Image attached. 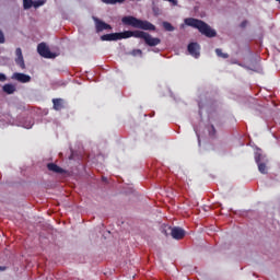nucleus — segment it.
I'll list each match as a JSON object with an SVG mask.
<instances>
[{
    "mask_svg": "<svg viewBox=\"0 0 280 280\" xmlns=\"http://www.w3.org/2000/svg\"><path fill=\"white\" fill-rule=\"evenodd\" d=\"M198 141H199V145H200V136H198Z\"/></svg>",
    "mask_w": 280,
    "mask_h": 280,
    "instance_id": "nucleus-28",
    "label": "nucleus"
},
{
    "mask_svg": "<svg viewBox=\"0 0 280 280\" xmlns=\"http://www.w3.org/2000/svg\"><path fill=\"white\" fill-rule=\"evenodd\" d=\"M15 65L22 69H25V60L23 59V50L21 48L15 49Z\"/></svg>",
    "mask_w": 280,
    "mask_h": 280,
    "instance_id": "nucleus-10",
    "label": "nucleus"
},
{
    "mask_svg": "<svg viewBox=\"0 0 280 280\" xmlns=\"http://www.w3.org/2000/svg\"><path fill=\"white\" fill-rule=\"evenodd\" d=\"M188 52L192 58H200V45L198 43H190L188 45Z\"/></svg>",
    "mask_w": 280,
    "mask_h": 280,
    "instance_id": "nucleus-9",
    "label": "nucleus"
},
{
    "mask_svg": "<svg viewBox=\"0 0 280 280\" xmlns=\"http://www.w3.org/2000/svg\"><path fill=\"white\" fill-rule=\"evenodd\" d=\"M143 51L141 49L132 50V56H142Z\"/></svg>",
    "mask_w": 280,
    "mask_h": 280,
    "instance_id": "nucleus-24",
    "label": "nucleus"
},
{
    "mask_svg": "<svg viewBox=\"0 0 280 280\" xmlns=\"http://www.w3.org/2000/svg\"><path fill=\"white\" fill-rule=\"evenodd\" d=\"M12 79L21 82L22 84H27V82H32V77H30V74L21 72L13 73Z\"/></svg>",
    "mask_w": 280,
    "mask_h": 280,
    "instance_id": "nucleus-8",
    "label": "nucleus"
},
{
    "mask_svg": "<svg viewBox=\"0 0 280 280\" xmlns=\"http://www.w3.org/2000/svg\"><path fill=\"white\" fill-rule=\"evenodd\" d=\"M266 163H268V160L257 164L258 171L260 172V174H268V166L266 165Z\"/></svg>",
    "mask_w": 280,
    "mask_h": 280,
    "instance_id": "nucleus-15",
    "label": "nucleus"
},
{
    "mask_svg": "<svg viewBox=\"0 0 280 280\" xmlns=\"http://www.w3.org/2000/svg\"><path fill=\"white\" fill-rule=\"evenodd\" d=\"M266 161H268V159L266 158V155H264V154H261V153H259V152L255 153V162H256L257 164L264 163V162H266Z\"/></svg>",
    "mask_w": 280,
    "mask_h": 280,
    "instance_id": "nucleus-16",
    "label": "nucleus"
},
{
    "mask_svg": "<svg viewBox=\"0 0 280 280\" xmlns=\"http://www.w3.org/2000/svg\"><path fill=\"white\" fill-rule=\"evenodd\" d=\"M162 27L165 30V32H174V30H176L170 22H163Z\"/></svg>",
    "mask_w": 280,
    "mask_h": 280,
    "instance_id": "nucleus-17",
    "label": "nucleus"
},
{
    "mask_svg": "<svg viewBox=\"0 0 280 280\" xmlns=\"http://www.w3.org/2000/svg\"><path fill=\"white\" fill-rule=\"evenodd\" d=\"M215 54H217V56H218L219 58H223V59L229 58V54L222 52V49H220V48H217V49H215Z\"/></svg>",
    "mask_w": 280,
    "mask_h": 280,
    "instance_id": "nucleus-20",
    "label": "nucleus"
},
{
    "mask_svg": "<svg viewBox=\"0 0 280 280\" xmlns=\"http://www.w3.org/2000/svg\"><path fill=\"white\" fill-rule=\"evenodd\" d=\"M101 40H119V34L118 33H110V34H105L101 36Z\"/></svg>",
    "mask_w": 280,
    "mask_h": 280,
    "instance_id": "nucleus-13",
    "label": "nucleus"
},
{
    "mask_svg": "<svg viewBox=\"0 0 280 280\" xmlns=\"http://www.w3.org/2000/svg\"><path fill=\"white\" fill-rule=\"evenodd\" d=\"M40 5H45V1L43 0L33 1V8H40Z\"/></svg>",
    "mask_w": 280,
    "mask_h": 280,
    "instance_id": "nucleus-22",
    "label": "nucleus"
},
{
    "mask_svg": "<svg viewBox=\"0 0 280 280\" xmlns=\"http://www.w3.org/2000/svg\"><path fill=\"white\" fill-rule=\"evenodd\" d=\"M218 133V131L215 130V126L211 125L210 129H209V137L211 139H215V135Z\"/></svg>",
    "mask_w": 280,
    "mask_h": 280,
    "instance_id": "nucleus-21",
    "label": "nucleus"
},
{
    "mask_svg": "<svg viewBox=\"0 0 280 280\" xmlns=\"http://www.w3.org/2000/svg\"><path fill=\"white\" fill-rule=\"evenodd\" d=\"M184 23L188 27H194L195 30H198V32H200V34H202L203 36H207V38H215V36H218L215 30L211 28V26L202 20L186 18L184 20Z\"/></svg>",
    "mask_w": 280,
    "mask_h": 280,
    "instance_id": "nucleus-1",
    "label": "nucleus"
},
{
    "mask_svg": "<svg viewBox=\"0 0 280 280\" xmlns=\"http://www.w3.org/2000/svg\"><path fill=\"white\" fill-rule=\"evenodd\" d=\"M2 91L4 93H7L8 95H12V93H14L16 91V86H14L13 84H4L2 88Z\"/></svg>",
    "mask_w": 280,
    "mask_h": 280,
    "instance_id": "nucleus-14",
    "label": "nucleus"
},
{
    "mask_svg": "<svg viewBox=\"0 0 280 280\" xmlns=\"http://www.w3.org/2000/svg\"><path fill=\"white\" fill-rule=\"evenodd\" d=\"M168 231H171V235H172L173 240H183V237H185V230H183L182 228L168 226Z\"/></svg>",
    "mask_w": 280,
    "mask_h": 280,
    "instance_id": "nucleus-7",
    "label": "nucleus"
},
{
    "mask_svg": "<svg viewBox=\"0 0 280 280\" xmlns=\"http://www.w3.org/2000/svg\"><path fill=\"white\" fill-rule=\"evenodd\" d=\"M94 23H95V27H96V32H104V30H113V26H110V24H107L106 22L100 20V18H92Z\"/></svg>",
    "mask_w": 280,
    "mask_h": 280,
    "instance_id": "nucleus-6",
    "label": "nucleus"
},
{
    "mask_svg": "<svg viewBox=\"0 0 280 280\" xmlns=\"http://www.w3.org/2000/svg\"><path fill=\"white\" fill-rule=\"evenodd\" d=\"M52 104L55 110H62L65 108V100L62 98H54Z\"/></svg>",
    "mask_w": 280,
    "mask_h": 280,
    "instance_id": "nucleus-12",
    "label": "nucleus"
},
{
    "mask_svg": "<svg viewBox=\"0 0 280 280\" xmlns=\"http://www.w3.org/2000/svg\"><path fill=\"white\" fill-rule=\"evenodd\" d=\"M5 43V35H3V31L0 30V45H3Z\"/></svg>",
    "mask_w": 280,
    "mask_h": 280,
    "instance_id": "nucleus-23",
    "label": "nucleus"
},
{
    "mask_svg": "<svg viewBox=\"0 0 280 280\" xmlns=\"http://www.w3.org/2000/svg\"><path fill=\"white\" fill-rule=\"evenodd\" d=\"M247 24H248V22L244 21V22H242L241 27H246Z\"/></svg>",
    "mask_w": 280,
    "mask_h": 280,
    "instance_id": "nucleus-26",
    "label": "nucleus"
},
{
    "mask_svg": "<svg viewBox=\"0 0 280 280\" xmlns=\"http://www.w3.org/2000/svg\"><path fill=\"white\" fill-rule=\"evenodd\" d=\"M124 25H130L136 30H144L145 32H156V26L149 21L139 20L132 15L124 16L121 19Z\"/></svg>",
    "mask_w": 280,
    "mask_h": 280,
    "instance_id": "nucleus-2",
    "label": "nucleus"
},
{
    "mask_svg": "<svg viewBox=\"0 0 280 280\" xmlns=\"http://www.w3.org/2000/svg\"><path fill=\"white\" fill-rule=\"evenodd\" d=\"M141 31H125L122 33H118V40H122L124 38H140Z\"/></svg>",
    "mask_w": 280,
    "mask_h": 280,
    "instance_id": "nucleus-5",
    "label": "nucleus"
},
{
    "mask_svg": "<svg viewBox=\"0 0 280 280\" xmlns=\"http://www.w3.org/2000/svg\"><path fill=\"white\" fill-rule=\"evenodd\" d=\"M126 0H102L106 5H115L116 3H124Z\"/></svg>",
    "mask_w": 280,
    "mask_h": 280,
    "instance_id": "nucleus-18",
    "label": "nucleus"
},
{
    "mask_svg": "<svg viewBox=\"0 0 280 280\" xmlns=\"http://www.w3.org/2000/svg\"><path fill=\"white\" fill-rule=\"evenodd\" d=\"M34 4V0H23L24 10H30Z\"/></svg>",
    "mask_w": 280,
    "mask_h": 280,
    "instance_id": "nucleus-19",
    "label": "nucleus"
},
{
    "mask_svg": "<svg viewBox=\"0 0 280 280\" xmlns=\"http://www.w3.org/2000/svg\"><path fill=\"white\" fill-rule=\"evenodd\" d=\"M165 235H167V230H164Z\"/></svg>",
    "mask_w": 280,
    "mask_h": 280,
    "instance_id": "nucleus-29",
    "label": "nucleus"
},
{
    "mask_svg": "<svg viewBox=\"0 0 280 280\" xmlns=\"http://www.w3.org/2000/svg\"><path fill=\"white\" fill-rule=\"evenodd\" d=\"M47 168L49 172H54L55 174H65V168L58 166V164L55 163H48Z\"/></svg>",
    "mask_w": 280,
    "mask_h": 280,
    "instance_id": "nucleus-11",
    "label": "nucleus"
},
{
    "mask_svg": "<svg viewBox=\"0 0 280 280\" xmlns=\"http://www.w3.org/2000/svg\"><path fill=\"white\" fill-rule=\"evenodd\" d=\"M5 270V267L0 266V272H3Z\"/></svg>",
    "mask_w": 280,
    "mask_h": 280,
    "instance_id": "nucleus-27",
    "label": "nucleus"
},
{
    "mask_svg": "<svg viewBox=\"0 0 280 280\" xmlns=\"http://www.w3.org/2000/svg\"><path fill=\"white\" fill-rule=\"evenodd\" d=\"M140 38H142V40H144L145 45L149 47H156V45H161V38L152 37L150 33H145L143 31L140 33Z\"/></svg>",
    "mask_w": 280,
    "mask_h": 280,
    "instance_id": "nucleus-3",
    "label": "nucleus"
},
{
    "mask_svg": "<svg viewBox=\"0 0 280 280\" xmlns=\"http://www.w3.org/2000/svg\"><path fill=\"white\" fill-rule=\"evenodd\" d=\"M8 80V77L5 74L0 72V82H5Z\"/></svg>",
    "mask_w": 280,
    "mask_h": 280,
    "instance_id": "nucleus-25",
    "label": "nucleus"
},
{
    "mask_svg": "<svg viewBox=\"0 0 280 280\" xmlns=\"http://www.w3.org/2000/svg\"><path fill=\"white\" fill-rule=\"evenodd\" d=\"M37 51L39 54V56H42L43 58H54V52H51V50H49V47H47L46 43H40L37 46Z\"/></svg>",
    "mask_w": 280,
    "mask_h": 280,
    "instance_id": "nucleus-4",
    "label": "nucleus"
}]
</instances>
